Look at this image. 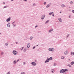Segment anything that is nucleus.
<instances>
[{
    "instance_id": "nucleus-29",
    "label": "nucleus",
    "mask_w": 74,
    "mask_h": 74,
    "mask_svg": "<svg viewBox=\"0 0 74 74\" xmlns=\"http://www.w3.org/2000/svg\"><path fill=\"white\" fill-rule=\"evenodd\" d=\"M21 49L22 50H23V47H22L21 48Z\"/></svg>"
},
{
    "instance_id": "nucleus-37",
    "label": "nucleus",
    "mask_w": 74,
    "mask_h": 74,
    "mask_svg": "<svg viewBox=\"0 0 74 74\" xmlns=\"http://www.w3.org/2000/svg\"><path fill=\"white\" fill-rule=\"evenodd\" d=\"M51 32V30H49V32Z\"/></svg>"
},
{
    "instance_id": "nucleus-42",
    "label": "nucleus",
    "mask_w": 74,
    "mask_h": 74,
    "mask_svg": "<svg viewBox=\"0 0 74 74\" xmlns=\"http://www.w3.org/2000/svg\"><path fill=\"white\" fill-rule=\"evenodd\" d=\"M37 25H36L35 26V27H37Z\"/></svg>"
},
{
    "instance_id": "nucleus-15",
    "label": "nucleus",
    "mask_w": 74,
    "mask_h": 74,
    "mask_svg": "<svg viewBox=\"0 0 74 74\" xmlns=\"http://www.w3.org/2000/svg\"><path fill=\"white\" fill-rule=\"evenodd\" d=\"M70 36V34H68L67 35L66 37V38H67V37H69V36Z\"/></svg>"
},
{
    "instance_id": "nucleus-50",
    "label": "nucleus",
    "mask_w": 74,
    "mask_h": 74,
    "mask_svg": "<svg viewBox=\"0 0 74 74\" xmlns=\"http://www.w3.org/2000/svg\"><path fill=\"white\" fill-rule=\"evenodd\" d=\"M11 1H13L14 0H11Z\"/></svg>"
},
{
    "instance_id": "nucleus-13",
    "label": "nucleus",
    "mask_w": 74,
    "mask_h": 74,
    "mask_svg": "<svg viewBox=\"0 0 74 74\" xmlns=\"http://www.w3.org/2000/svg\"><path fill=\"white\" fill-rule=\"evenodd\" d=\"M52 14H53V12H51L49 13V15H51Z\"/></svg>"
},
{
    "instance_id": "nucleus-28",
    "label": "nucleus",
    "mask_w": 74,
    "mask_h": 74,
    "mask_svg": "<svg viewBox=\"0 0 74 74\" xmlns=\"http://www.w3.org/2000/svg\"><path fill=\"white\" fill-rule=\"evenodd\" d=\"M44 4L45 5V4H46V2H45L44 3Z\"/></svg>"
},
{
    "instance_id": "nucleus-41",
    "label": "nucleus",
    "mask_w": 74,
    "mask_h": 74,
    "mask_svg": "<svg viewBox=\"0 0 74 74\" xmlns=\"http://www.w3.org/2000/svg\"><path fill=\"white\" fill-rule=\"evenodd\" d=\"M3 4H5V3L3 2Z\"/></svg>"
},
{
    "instance_id": "nucleus-25",
    "label": "nucleus",
    "mask_w": 74,
    "mask_h": 74,
    "mask_svg": "<svg viewBox=\"0 0 74 74\" xmlns=\"http://www.w3.org/2000/svg\"><path fill=\"white\" fill-rule=\"evenodd\" d=\"M64 5H61V6L62 7H64Z\"/></svg>"
},
{
    "instance_id": "nucleus-3",
    "label": "nucleus",
    "mask_w": 74,
    "mask_h": 74,
    "mask_svg": "<svg viewBox=\"0 0 74 74\" xmlns=\"http://www.w3.org/2000/svg\"><path fill=\"white\" fill-rule=\"evenodd\" d=\"M11 17H9V18H8L6 20V21L7 22H9L11 20Z\"/></svg>"
},
{
    "instance_id": "nucleus-45",
    "label": "nucleus",
    "mask_w": 74,
    "mask_h": 74,
    "mask_svg": "<svg viewBox=\"0 0 74 74\" xmlns=\"http://www.w3.org/2000/svg\"><path fill=\"white\" fill-rule=\"evenodd\" d=\"M53 16H54V14L53 15Z\"/></svg>"
},
{
    "instance_id": "nucleus-54",
    "label": "nucleus",
    "mask_w": 74,
    "mask_h": 74,
    "mask_svg": "<svg viewBox=\"0 0 74 74\" xmlns=\"http://www.w3.org/2000/svg\"><path fill=\"white\" fill-rule=\"evenodd\" d=\"M1 34V33H0V34Z\"/></svg>"
},
{
    "instance_id": "nucleus-43",
    "label": "nucleus",
    "mask_w": 74,
    "mask_h": 74,
    "mask_svg": "<svg viewBox=\"0 0 74 74\" xmlns=\"http://www.w3.org/2000/svg\"><path fill=\"white\" fill-rule=\"evenodd\" d=\"M69 18H71V16H69Z\"/></svg>"
},
{
    "instance_id": "nucleus-52",
    "label": "nucleus",
    "mask_w": 74,
    "mask_h": 74,
    "mask_svg": "<svg viewBox=\"0 0 74 74\" xmlns=\"http://www.w3.org/2000/svg\"><path fill=\"white\" fill-rule=\"evenodd\" d=\"M16 44H17V42H16Z\"/></svg>"
},
{
    "instance_id": "nucleus-19",
    "label": "nucleus",
    "mask_w": 74,
    "mask_h": 74,
    "mask_svg": "<svg viewBox=\"0 0 74 74\" xmlns=\"http://www.w3.org/2000/svg\"><path fill=\"white\" fill-rule=\"evenodd\" d=\"M67 66H69V67H71V65H70L68 64L67 65Z\"/></svg>"
},
{
    "instance_id": "nucleus-26",
    "label": "nucleus",
    "mask_w": 74,
    "mask_h": 74,
    "mask_svg": "<svg viewBox=\"0 0 74 74\" xmlns=\"http://www.w3.org/2000/svg\"><path fill=\"white\" fill-rule=\"evenodd\" d=\"M23 51H24V52H26V49H24Z\"/></svg>"
},
{
    "instance_id": "nucleus-4",
    "label": "nucleus",
    "mask_w": 74,
    "mask_h": 74,
    "mask_svg": "<svg viewBox=\"0 0 74 74\" xmlns=\"http://www.w3.org/2000/svg\"><path fill=\"white\" fill-rule=\"evenodd\" d=\"M31 64L33 65V66H36V63L33 62H32Z\"/></svg>"
},
{
    "instance_id": "nucleus-31",
    "label": "nucleus",
    "mask_w": 74,
    "mask_h": 74,
    "mask_svg": "<svg viewBox=\"0 0 74 74\" xmlns=\"http://www.w3.org/2000/svg\"><path fill=\"white\" fill-rule=\"evenodd\" d=\"M56 66V64H54V66Z\"/></svg>"
},
{
    "instance_id": "nucleus-20",
    "label": "nucleus",
    "mask_w": 74,
    "mask_h": 74,
    "mask_svg": "<svg viewBox=\"0 0 74 74\" xmlns=\"http://www.w3.org/2000/svg\"><path fill=\"white\" fill-rule=\"evenodd\" d=\"M49 22V20H47L45 23H47Z\"/></svg>"
},
{
    "instance_id": "nucleus-6",
    "label": "nucleus",
    "mask_w": 74,
    "mask_h": 74,
    "mask_svg": "<svg viewBox=\"0 0 74 74\" xmlns=\"http://www.w3.org/2000/svg\"><path fill=\"white\" fill-rule=\"evenodd\" d=\"M45 15H44L41 17V18L42 19H44V18H45Z\"/></svg>"
},
{
    "instance_id": "nucleus-46",
    "label": "nucleus",
    "mask_w": 74,
    "mask_h": 74,
    "mask_svg": "<svg viewBox=\"0 0 74 74\" xmlns=\"http://www.w3.org/2000/svg\"><path fill=\"white\" fill-rule=\"evenodd\" d=\"M60 13H62V12H60Z\"/></svg>"
},
{
    "instance_id": "nucleus-9",
    "label": "nucleus",
    "mask_w": 74,
    "mask_h": 74,
    "mask_svg": "<svg viewBox=\"0 0 74 74\" xmlns=\"http://www.w3.org/2000/svg\"><path fill=\"white\" fill-rule=\"evenodd\" d=\"M49 61V59H48L47 60H46L45 62V63H47V62H48Z\"/></svg>"
},
{
    "instance_id": "nucleus-53",
    "label": "nucleus",
    "mask_w": 74,
    "mask_h": 74,
    "mask_svg": "<svg viewBox=\"0 0 74 74\" xmlns=\"http://www.w3.org/2000/svg\"><path fill=\"white\" fill-rule=\"evenodd\" d=\"M32 37V38H33V37Z\"/></svg>"
},
{
    "instance_id": "nucleus-30",
    "label": "nucleus",
    "mask_w": 74,
    "mask_h": 74,
    "mask_svg": "<svg viewBox=\"0 0 74 74\" xmlns=\"http://www.w3.org/2000/svg\"><path fill=\"white\" fill-rule=\"evenodd\" d=\"M25 74V73L24 72L21 73V74Z\"/></svg>"
},
{
    "instance_id": "nucleus-40",
    "label": "nucleus",
    "mask_w": 74,
    "mask_h": 74,
    "mask_svg": "<svg viewBox=\"0 0 74 74\" xmlns=\"http://www.w3.org/2000/svg\"><path fill=\"white\" fill-rule=\"evenodd\" d=\"M19 59H18V60H17V62H19Z\"/></svg>"
},
{
    "instance_id": "nucleus-34",
    "label": "nucleus",
    "mask_w": 74,
    "mask_h": 74,
    "mask_svg": "<svg viewBox=\"0 0 74 74\" xmlns=\"http://www.w3.org/2000/svg\"><path fill=\"white\" fill-rule=\"evenodd\" d=\"M15 26V24H13V27H14V26Z\"/></svg>"
},
{
    "instance_id": "nucleus-10",
    "label": "nucleus",
    "mask_w": 74,
    "mask_h": 74,
    "mask_svg": "<svg viewBox=\"0 0 74 74\" xmlns=\"http://www.w3.org/2000/svg\"><path fill=\"white\" fill-rule=\"evenodd\" d=\"M59 21L60 22H62V19L60 18H59L58 19Z\"/></svg>"
},
{
    "instance_id": "nucleus-8",
    "label": "nucleus",
    "mask_w": 74,
    "mask_h": 74,
    "mask_svg": "<svg viewBox=\"0 0 74 74\" xmlns=\"http://www.w3.org/2000/svg\"><path fill=\"white\" fill-rule=\"evenodd\" d=\"M68 51H65V55H67L68 53Z\"/></svg>"
},
{
    "instance_id": "nucleus-18",
    "label": "nucleus",
    "mask_w": 74,
    "mask_h": 74,
    "mask_svg": "<svg viewBox=\"0 0 74 74\" xmlns=\"http://www.w3.org/2000/svg\"><path fill=\"white\" fill-rule=\"evenodd\" d=\"M7 7H8V6L6 5L4 6V8H7Z\"/></svg>"
},
{
    "instance_id": "nucleus-17",
    "label": "nucleus",
    "mask_w": 74,
    "mask_h": 74,
    "mask_svg": "<svg viewBox=\"0 0 74 74\" xmlns=\"http://www.w3.org/2000/svg\"><path fill=\"white\" fill-rule=\"evenodd\" d=\"M55 71H54V69H52L51 70L52 73H54Z\"/></svg>"
},
{
    "instance_id": "nucleus-23",
    "label": "nucleus",
    "mask_w": 74,
    "mask_h": 74,
    "mask_svg": "<svg viewBox=\"0 0 74 74\" xmlns=\"http://www.w3.org/2000/svg\"><path fill=\"white\" fill-rule=\"evenodd\" d=\"M8 43H5V45L6 46L8 45Z\"/></svg>"
},
{
    "instance_id": "nucleus-14",
    "label": "nucleus",
    "mask_w": 74,
    "mask_h": 74,
    "mask_svg": "<svg viewBox=\"0 0 74 74\" xmlns=\"http://www.w3.org/2000/svg\"><path fill=\"white\" fill-rule=\"evenodd\" d=\"M7 26H8V27H10V23L8 24L7 25Z\"/></svg>"
},
{
    "instance_id": "nucleus-24",
    "label": "nucleus",
    "mask_w": 74,
    "mask_h": 74,
    "mask_svg": "<svg viewBox=\"0 0 74 74\" xmlns=\"http://www.w3.org/2000/svg\"><path fill=\"white\" fill-rule=\"evenodd\" d=\"M61 59H64V57H63V56H62V57H61Z\"/></svg>"
},
{
    "instance_id": "nucleus-5",
    "label": "nucleus",
    "mask_w": 74,
    "mask_h": 74,
    "mask_svg": "<svg viewBox=\"0 0 74 74\" xmlns=\"http://www.w3.org/2000/svg\"><path fill=\"white\" fill-rule=\"evenodd\" d=\"M49 50L50 51H53L54 50V49L52 48H49Z\"/></svg>"
},
{
    "instance_id": "nucleus-22",
    "label": "nucleus",
    "mask_w": 74,
    "mask_h": 74,
    "mask_svg": "<svg viewBox=\"0 0 74 74\" xmlns=\"http://www.w3.org/2000/svg\"><path fill=\"white\" fill-rule=\"evenodd\" d=\"M65 71H69V70H68V69H65Z\"/></svg>"
},
{
    "instance_id": "nucleus-11",
    "label": "nucleus",
    "mask_w": 74,
    "mask_h": 74,
    "mask_svg": "<svg viewBox=\"0 0 74 74\" xmlns=\"http://www.w3.org/2000/svg\"><path fill=\"white\" fill-rule=\"evenodd\" d=\"M71 65H73L74 64V62L73 61L71 62Z\"/></svg>"
},
{
    "instance_id": "nucleus-36",
    "label": "nucleus",
    "mask_w": 74,
    "mask_h": 74,
    "mask_svg": "<svg viewBox=\"0 0 74 74\" xmlns=\"http://www.w3.org/2000/svg\"><path fill=\"white\" fill-rule=\"evenodd\" d=\"M36 48V47H33V49H34V48Z\"/></svg>"
},
{
    "instance_id": "nucleus-38",
    "label": "nucleus",
    "mask_w": 74,
    "mask_h": 74,
    "mask_svg": "<svg viewBox=\"0 0 74 74\" xmlns=\"http://www.w3.org/2000/svg\"><path fill=\"white\" fill-rule=\"evenodd\" d=\"M25 63H25V62H23L24 64H25Z\"/></svg>"
},
{
    "instance_id": "nucleus-47",
    "label": "nucleus",
    "mask_w": 74,
    "mask_h": 74,
    "mask_svg": "<svg viewBox=\"0 0 74 74\" xmlns=\"http://www.w3.org/2000/svg\"><path fill=\"white\" fill-rule=\"evenodd\" d=\"M30 40H32V38Z\"/></svg>"
},
{
    "instance_id": "nucleus-35",
    "label": "nucleus",
    "mask_w": 74,
    "mask_h": 74,
    "mask_svg": "<svg viewBox=\"0 0 74 74\" xmlns=\"http://www.w3.org/2000/svg\"><path fill=\"white\" fill-rule=\"evenodd\" d=\"M53 29H51V31H53Z\"/></svg>"
},
{
    "instance_id": "nucleus-49",
    "label": "nucleus",
    "mask_w": 74,
    "mask_h": 74,
    "mask_svg": "<svg viewBox=\"0 0 74 74\" xmlns=\"http://www.w3.org/2000/svg\"><path fill=\"white\" fill-rule=\"evenodd\" d=\"M69 60H70V59H69Z\"/></svg>"
},
{
    "instance_id": "nucleus-7",
    "label": "nucleus",
    "mask_w": 74,
    "mask_h": 74,
    "mask_svg": "<svg viewBox=\"0 0 74 74\" xmlns=\"http://www.w3.org/2000/svg\"><path fill=\"white\" fill-rule=\"evenodd\" d=\"M30 47V44H28L27 45V48H29V47Z\"/></svg>"
},
{
    "instance_id": "nucleus-2",
    "label": "nucleus",
    "mask_w": 74,
    "mask_h": 74,
    "mask_svg": "<svg viewBox=\"0 0 74 74\" xmlns=\"http://www.w3.org/2000/svg\"><path fill=\"white\" fill-rule=\"evenodd\" d=\"M13 53L14 54V55H16L18 53L16 51L14 50L13 52Z\"/></svg>"
},
{
    "instance_id": "nucleus-44",
    "label": "nucleus",
    "mask_w": 74,
    "mask_h": 74,
    "mask_svg": "<svg viewBox=\"0 0 74 74\" xmlns=\"http://www.w3.org/2000/svg\"><path fill=\"white\" fill-rule=\"evenodd\" d=\"M24 1H27V0H23Z\"/></svg>"
},
{
    "instance_id": "nucleus-1",
    "label": "nucleus",
    "mask_w": 74,
    "mask_h": 74,
    "mask_svg": "<svg viewBox=\"0 0 74 74\" xmlns=\"http://www.w3.org/2000/svg\"><path fill=\"white\" fill-rule=\"evenodd\" d=\"M64 72H65V70L62 69L60 71V73H63Z\"/></svg>"
},
{
    "instance_id": "nucleus-55",
    "label": "nucleus",
    "mask_w": 74,
    "mask_h": 74,
    "mask_svg": "<svg viewBox=\"0 0 74 74\" xmlns=\"http://www.w3.org/2000/svg\"><path fill=\"white\" fill-rule=\"evenodd\" d=\"M69 8H70V7H69Z\"/></svg>"
},
{
    "instance_id": "nucleus-21",
    "label": "nucleus",
    "mask_w": 74,
    "mask_h": 74,
    "mask_svg": "<svg viewBox=\"0 0 74 74\" xmlns=\"http://www.w3.org/2000/svg\"><path fill=\"white\" fill-rule=\"evenodd\" d=\"M16 63V61L15 60H14V64H15Z\"/></svg>"
},
{
    "instance_id": "nucleus-12",
    "label": "nucleus",
    "mask_w": 74,
    "mask_h": 74,
    "mask_svg": "<svg viewBox=\"0 0 74 74\" xmlns=\"http://www.w3.org/2000/svg\"><path fill=\"white\" fill-rule=\"evenodd\" d=\"M50 5H51V4H49L48 5H47L46 6L47 8H48Z\"/></svg>"
},
{
    "instance_id": "nucleus-48",
    "label": "nucleus",
    "mask_w": 74,
    "mask_h": 74,
    "mask_svg": "<svg viewBox=\"0 0 74 74\" xmlns=\"http://www.w3.org/2000/svg\"><path fill=\"white\" fill-rule=\"evenodd\" d=\"M13 23H15V22H13Z\"/></svg>"
},
{
    "instance_id": "nucleus-33",
    "label": "nucleus",
    "mask_w": 74,
    "mask_h": 74,
    "mask_svg": "<svg viewBox=\"0 0 74 74\" xmlns=\"http://www.w3.org/2000/svg\"><path fill=\"white\" fill-rule=\"evenodd\" d=\"M72 12H73V13H74V10H73L72 11Z\"/></svg>"
},
{
    "instance_id": "nucleus-32",
    "label": "nucleus",
    "mask_w": 74,
    "mask_h": 74,
    "mask_svg": "<svg viewBox=\"0 0 74 74\" xmlns=\"http://www.w3.org/2000/svg\"><path fill=\"white\" fill-rule=\"evenodd\" d=\"M3 52H2L1 53V55H3Z\"/></svg>"
},
{
    "instance_id": "nucleus-39",
    "label": "nucleus",
    "mask_w": 74,
    "mask_h": 74,
    "mask_svg": "<svg viewBox=\"0 0 74 74\" xmlns=\"http://www.w3.org/2000/svg\"><path fill=\"white\" fill-rule=\"evenodd\" d=\"M72 3H73V2L71 1V4H72Z\"/></svg>"
},
{
    "instance_id": "nucleus-27",
    "label": "nucleus",
    "mask_w": 74,
    "mask_h": 74,
    "mask_svg": "<svg viewBox=\"0 0 74 74\" xmlns=\"http://www.w3.org/2000/svg\"><path fill=\"white\" fill-rule=\"evenodd\" d=\"M71 55H73V52H71Z\"/></svg>"
},
{
    "instance_id": "nucleus-16",
    "label": "nucleus",
    "mask_w": 74,
    "mask_h": 74,
    "mask_svg": "<svg viewBox=\"0 0 74 74\" xmlns=\"http://www.w3.org/2000/svg\"><path fill=\"white\" fill-rule=\"evenodd\" d=\"M49 59V60H52V57H51Z\"/></svg>"
},
{
    "instance_id": "nucleus-51",
    "label": "nucleus",
    "mask_w": 74,
    "mask_h": 74,
    "mask_svg": "<svg viewBox=\"0 0 74 74\" xmlns=\"http://www.w3.org/2000/svg\"><path fill=\"white\" fill-rule=\"evenodd\" d=\"M38 45H37V46H38Z\"/></svg>"
}]
</instances>
